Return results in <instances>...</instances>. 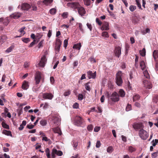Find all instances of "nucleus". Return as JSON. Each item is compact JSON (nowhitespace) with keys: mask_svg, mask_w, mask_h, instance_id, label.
Here are the masks:
<instances>
[{"mask_svg":"<svg viewBox=\"0 0 158 158\" xmlns=\"http://www.w3.org/2000/svg\"><path fill=\"white\" fill-rule=\"evenodd\" d=\"M119 97L123 98L124 97L125 95V92L124 91L123 89H120L118 92V93Z\"/></svg>","mask_w":158,"mask_h":158,"instance_id":"obj_18","label":"nucleus"},{"mask_svg":"<svg viewBox=\"0 0 158 158\" xmlns=\"http://www.w3.org/2000/svg\"><path fill=\"white\" fill-rule=\"evenodd\" d=\"M79 107V104L78 103L75 102L73 105V107L74 108L77 109Z\"/></svg>","mask_w":158,"mask_h":158,"instance_id":"obj_58","label":"nucleus"},{"mask_svg":"<svg viewBox=\"0 0 158 158\" xmlns=\"http://www.w3.org/2000/svg\"><path fill=\"white\" fill-rule=\"evenodd\" d=\"M53 96V95L51 93H44L43 94V98L45 99L51 100Z\"/></svg>","mask_w":158,"mask_h":158,"instance_id":"obj_10","label":"nucleus"},{"mask_svg":"<svg viewBox=\"0 0 158 158\" xmlns=\"http://www.w3.org/2000/svg\"><path fill=\"white\" fill-rule=\"evenodd\" d=\"M53 0H44L43 3L46 6L50 5L52 2Z\"/></svg>","mask_w":158,"mask_h":158,"instance_id":"obj_24","label":"nucleus"},{"mask_svg":"<svg viewBox=\"0 0 158 158\" xmlns=\"http://www.w3.org/2000/svg\"><path fill=\"white\" fill-rule=\"evenodd\" d=\"M73 147L74 148V149L76 150L77 148V147L78 145V142H73Z\"/></svg>","mask_w":158,"mask_h":158,"instance_id":"obj_42","label":"nucleus"},{"mask_svg":"<svg viewBox=\"0 0 158 158\" xmlns=\"http://www.w3.org/2000/svg\"><path fill=\"white\" fill-rule=\"evenodd\" d=\"M158 154V151L156 152L153 153L152 154V158H156L157 156V154Z\"/></svg>","mask_w":158,"mask_h":158,"instance_id":"obj_46","label":"nucleus"},{"mask_svg":"<svg viewBox=\"0 0 158 158\" xmlns=\"http://www.w3.org/2000/svg\"><path fill=\"white\" fill-rule=\"evenodd\" d=\"M139 135L143 140H146L148 137V132L143 129H140L139 130Z\"/></svg>","mask_w":158,"mask_h":158,"instance_id":"obj_5","label":"nucleus"},{"mask_svg":"<svg viewBox=\"0 0 158 158\" xmlns=\"http://www.w3.org/2000/svg\"><path fill=\"white\" fill-rule=\"evenodd\" d=\"M96 22L99 25L101 26L102 24V22L98 18H96Z\"/></svg>","mask_w":158,"mask_h":158,"instance_id":"obj_54","label":"nucleus"},{"mask_svg":"<svg viewBox=\"0 0 158 158\" xmlns=\"http://www.w3.org/2000/svg\"><path fill=\"white\" fill-rule=\"evenodd\" d=\"M1 39L2 41L4 42L7 39V37L5 35H3L1 37Z\"/></svg>","mask_w":158,"mask_h":158,"instance_id":"obj_59","label":"nucleus"},{"mask_svg":"<svg viewBox=\"0 0 158 158\" xmlns=\"http://www.w3.org/2000/svg\"><path fill=\"white\" fill-rule=\"evenodd\" d=\"M109 24L108 23H106L103 24L101 28L102 30H108L109 29Z\"/></svg>","mask_w":158,"mask_h":158,"instance_id":"obj_19","label":"nucleus"},{"mask_svg":"<svg viewBox=\"0 0 158 158\" xmlns=\"http://www.w3.org/2000/svg\"><path fill=\"white\" fill-rule=\"evenodd\" d=\"M84 3L87 6H89L90 5V0H83Z\"/></svg>","mask_w":158,"mask_h":158,"instance_id":"obj_47","label":"nucleus"},{"mask_svg":"<svg viewBox=\"0 0 158 158\" xmlns=\"http://www.w3.org/2000/svg\"><path fill=\"white\" fill-rule=\"evenodd\" d=\"M113 151V149L111 146H109L107 149V151L108 153H111Z\"/></svg>","mask_w":158,"mask_h":158,"instance_id":"obj_40","label":"nucleus"},{"mask_svg":"<svg viewBox=\"0 0 158 158\" xmlns=\"http://www.w3.org/2000/svg\"><path fill=\"white\" fill-rule=\"evenodd\" d=\"M107 98H110L113 102H117L119 100L118 95L116 92H114L110 96L109 93H107Z\"/></svg>","mask_w":158,"mask_h":158,"instance_id":"obj_4","label":"nucleus"},{"mask_svg":"<svg viewBox=\"0 0 158 158\" xmlns=\"http://www.w3.org/2000/svg\"><path fill=\"white\" fill-rule=\"evenodd\" d=\"M152 55L154 59L156 60L157 58H158V50H154L153 52Z\"/></svg>","mask_w":158,"mask_h":158,"instance_id":"obj_22","label":"nucleus"},{"mask_svg":"<svg viewBox=\"0 0 158 158\" xmlns=\"http://www.w3.org/2000/svg\"><path fill=\"white\" fill-rule=\"evenodd\" d=\"M128 150L130 152L132 153L135 151L136 149L131 146H130L128 147Z\"/></svg>","mask_w":158,"mask_h":158,"instance_id":"obj_35","label":"nucleus"},{"mask_svg":"<svg viewBox=\"0 0 158 158\" xmlns=\"http://www.w3.org/2000/svg\"><path fill=\"white\" fill-rule=\"evenodd\" d=\"M140 55L142 56H144L146 54V49L144 48L142 50H140L139 51Z\"/></svg>","mask_w":158,"mask_h":158,"instance_id":"obj_30","label":"nucleus"},{"mask_svg":"<svg viewBox=\"0 0 158 158\" xmlns=\"http://www.w3.org/2000/svg\"><path fill=\"white\" fill-rule=\"evenodd\" d=\"M101 145V143L100 141H98L96 144V147L97 148H99Z\"/></svg>","mask_w":158,"mask_h":158,"instance_id":"obj_51","label":"nucleus"},{"mask_svg":"<svg viewBox=\"0 0 158 158\" xmlns=\"http://www.w3.org/2000/svg\"><path fill=\"white\" fill-rule=\"evenodd\" d=\"M100 127H95L94 128V131L96 132H98L100 129Z\"/></svg>","mask_w":158,"mask_h":158,"instance_id":"obj_55","label":"nucleus"},{"mask_svg":"<svg viewBox=\"0 0 158 158\" xmlns=\"http://www.w3.org/2000/svg\"><path fill=\"white\" fill-rule=\"evenodd\" d=\"M131 105L129 104L127 105L126 107V110L127 111H129L131 109Z\"/></svg>","mask_w":158,"mask_h":158,"instance_id":"obj_53","label":"nucleus"},{"mask_svg":"<svg viewBox=\"0 0 158 158\" xmlns=\"http://www.w3.org/2000/svg\"><path fill=\"white\" fill-rule=\"evenodd\" d=\"M13 48L14 47L13 46H11L7 49L6 51V52L9 53L11 52Z\"/></svg>","mask_w":158,"mask_h":158,"instance_id":"obj_44","label":"nucleus"},{"mask_svg":"<svg viewBox=\"0 0 158 158\" xmlns=\"http://www.w3.org/2000/svg\"><path fill=\"white\" fill-rule=\"evenodd\" d=\"M45 152L46 153L48 158H50V150L48 148H47L46 149Z\"/></svg>","mask_w":158,"mask_h":158,"instance_id":"obj_32","label":"nucleus"},{"mask_svg":"<svg viewBox=\"0 0 158 158\" xmlns=\"http://www.w3.org/2000/svg\"><path fill=\"white\" fill-rule=\"evenodd\" d=\"M78 13L81 16L84 15L85 13V10H78Z\"/></svg>","mask_w":158,"mask_h":158,"instance_id":"obj_45","label":"nucleus"},{"mask_svg":"<svg viewBox=\"0 0 158 158\" xmlns=\"http://www.w3.org/2000/svg\"><path fill=\"white\" fill-rule=\"evenodd\" d=\"M102 35L103 37H109L108 33L106 31L103 32L102 33Z\"/></svg>","mask_w":158,"mask_h":158,"instance_id":"obj_41","label":"nucleus"},{"mask_svg":"<svg viewBox=\"0 0 158 158\" xmlns=\"http://www.w3.org/2000/svg\"><path fill=\"white\" fill-rule=\"evenodd\" d=\"M41 78V73L40 72L38 71H36L35 76V80L36 84L38 85L40 83Z\"/></svg>","mask_w":158,"mask_h":158,"instance_id":"obj_7","label":"nucleus"},{"mask_svg":"<svg viewBox=\"0 0 158 158\" xmlns=\"http://www.w3.org/2000/svg\"><path fill=\"white\" fill-rule=\"evenodd\" d=\"M81 44L80 43H79L78 44H74L73 47V49H78V50H80L81 47Z\"/></svg>","mask_w":158,"mask_h":158,"instance_id":"obj_27","label":"nucleus"},{"mask_svg":"<svg viewBox=\"0 0 158 158\" xmlns=\"http://www.w3.org/2000/svg\"><path fill=\"white\" fill-rule=\"evenodd\" d=\"M28 82L25 81H24L22 86V89L24 90H26L28 88Z\"/></svg>","mask_w":158,"mask_h":158,"instance_id":"obj_16","label":"nucleus"},{"mask_svg":"<svg viewBox=\"0 0 158 158\" xmlns=\"http://www.w3.org/2000/svg\"><path fill=\"white\" fill-rule=\"evenodd\" d=\"M132 22L134 24L137 23L139 20V18L138 16H134L132 17Z\"/></svg>","mask_w":158,"mask_h":158,"instance_id":"obj_17","label":"nucleus"},{"mask_svg":"<svg viewBox=\"0 0 158 158\" xmlns=\"http://www.w3.org/2000/svg\"><path fill=\"white\" fill-rule=\"evenodd\" d=\"M133 127L135 130L140 129H140H143L144 126L141 123H137L133 125Z\"/></svg>","mask_w":158,"mask_h":158,"instance_id":"obj_14","label":"nucleus"},{"mask_svg":"<svg viewBox=\"0 0 158 158\" xmlns=\"http://www.w3.org/2000/svg\"><path fill=\"white\" fill-rule=\"evenodd\" d=\"M78 64V61L77 60L74 61L73 64V66L74 67H75L77 66Z\"/></svg>","mask_w":158,"mask_h":158,"instance_id":"obj_63","label":"nucleus"},{"mask_svg":"<svg viewBox=\"0 0 158 158\" xmlns=\"http://www.w3.org/2000/svg\"><path fill=\"white\" fill-rule=\"evenodd\" d=\"M25 28V27H22L19 30V31L21 33V35L23 36L25 34V32L24 31V30Z\"/></svg>","mask_w":158,"mask_h":158,"instance_id":"obj_28","label":"nucleus"},{"mask_svg":"<svg viewBox=\"0 0 158 158\" xmlns=\"http://www.w3.org/2000/svg\"><path fill=\"white\" fill-rule=\"evenodd\" d=\"M140 98V96L139 95H135L133 96V101H135L139 100Z\"/></svg>","mask_w":158,"mask_h":158,"instance_id":"obj_38","label":"nucleus"},{"mask_svg":"<svg viewBox=\"0 0 158 158\" xmlns=\"http://www.w3.org/2000/svg\"><path fill=\"white\" fill-rule=\"evenodd\" d=\"M40 124L42 126H44L47 124V120L45 119H42L40 121Z\"/></svg>","mask_w":158,"mask_h":158,"instance_id":"obj_31","label":"nucleus"},{"mask_svg":"<svg viewBox=\"0 0 158 158\" xmlns=\"http://www.w3.org/2000/svg\"><path fill=\"white\" fill-rule=\"evenodd\" d=\"M74 124L77 126L83 127L84 126V120L81 117L77 116L75 118Z\"/></svg>","mask_w":158,"mask_h":158,"instance_id":"obj_1","label":"nucleus"},{"mask_svg":"<svg viewBox=\"0 0 158 158\" xmlns=\"http://www.w3.org/2000/svg\"><path fill=\"white\" fill-rule=\"evenodd\" d=\"M114 55L118 58L119 57L121 53V48L120 46H115L114 51Z\"/></svg>","mask_w":158,"mask_h":158,"instance_id":"obj_8","label":"nucleus"},{"mask_svg":"<svg viewBox=\"0 0 158 158\" xmlns=\"http://www.w3.org/2000/svg\"><path fill=\"white\" fill-rule=\"evenodd\" d=\"M83 96L82 94H79L78 97V99L79 100L81 101L83 99Z\"/></svg>","mask_w":158,"mask_h":158,"instance_id":"obj_49","label":"nucleus"},{"mask_svg":"<svg viewBox=\"0 0 158 158\" xmlns=\"http://www.w3.org/2000/svg\"><path fill=\"white\" fill-rule=\"evenodd\" d=\"M155 142H154L153 140L152 142V146H155L157 143H158V139H155Z\"/></svg>","mask_w":158,"mask_h":158,"instance_id":"obj_57","label":"nucleus"},{"mask_svg":"<svg viewBox=\"0 0 158 158\" xmlns=\"http://www.w3.org/2000/svg\"><path fill=\"white\" fill-rule=\"evenodd\" d=\"M52 130L55 133H58L60 135L62 134L60 129L58 127L54 128L52 129Z\"/></svg>","mask_w":158,"mask_h":158,"instance_id":"obj_20","label":"nucleus"},{"mask_svg":"<svg viewBox=\"0 0 158 158\" xmlns=\"http://www.w3.org/2000/svg\"><path fill=\"white\" fill-rule=\"evenodd\" d=\"M69 13L67 12H64L62 13L61 15L63 18H66L68 17Z\"/></svg>","mask_w":158,"mask_h":158,"instance_id":"obj_43","label":"nucleus"},{"mask_svg":"<svg viewBox=\"0 0 158 158\" xmlns=\"http://www.w3.org/2000/svg\"><path fill=\"white\" fill-rule=\"evenodd\" d=\"M46 61L47 59L46 56H44L41 59L39 63V66L40 67H44L45 66Z\"/></svg>","mask_w":158,"mask_h":158,"instance_id":"obj_13","label":"nucleus"},{"mask_svg":"<svg viewBox=\"0 0 158 158\" xmlns=\"http://www.w3.org/2000/svg\"><path fill=\"white\" fill-rule=\"evenodd\" d=\"M11 18L15 19H18L20 16V15L19 13H15L12 14L10 16Z\"/></svg>","mask_w":158,"mask_h":158,"instance_id":"obj_23","label":"nucleus"},{"mask_svg":"<svg viewBox=\"0 0 158 158\" xmlns=\"http://www.w3.org/2000/svg\"><path fill=\"white\" fill-rule=\"evenodd\" d=\"M87 130L89 131H92L93 128V126L92 125L90 124L87 127Z\"/></svg>","mask_w":158,"mask_h":158,"instance_id":"obj_39","label":"nucleus"},{"mask_svg":"<svg viewBox=\"0 0 158 158\" xmlns=\"http://www.w3.org/2000/svg\"><path fill=\"white\" fill-rule=\"evenodd\" d=\"M18 114L19 115H20L22 113V108L19 109H18Z\"/></svg>","mask_w":158,"mask_h":158,"instance_id":"obj_62","label":"nucleus"},{"mask_svg":"<svg viewBox=\"0 0 158 158\" xmlns=\"http://www.w3.org/2000/svg\"><path fill=\"white\" fill-rule=\"evenodd\" d=\"M89 60L91 62H93L94 63H95L96 62L95 59L93 57H91L89 59Z\"/></svg>","mask_w":158,"mask_h":158,"instance_id":"obj_64","label":"nucleus"},{"mask_svg":"<svg viewBox=\"0 0 158 158\" xmlns=\"http://www.w3.org/2000/svg\"><path fill=\"white\" fill-rule=\"evenodd\" d=\"M50 118L53 123L56 125H57L59 123L60 119L59 118L55 116H51Z\"/></svg>","mask_w":158,"mask_h":158,"instance_id":"obj_11","label":"nucleus"},{"mask_svg":"<svg viewBox=\"0 0 158 158\" xmlns=\"http://www.w3.org/2000/svg\"><path fill=\"white\" fill-rule=\"evenodd\" d=\"M71 94V92L69 90H68L67 91L64 92V95L65 96H68L69 95Z\"/></svg>","mask_w":158,"mask_h":158,"instance_id":"obj_52","label":"nucleus"},{"mask_svg":"<svg viewBox=\"0 0 158 158\" xmlns=\"http://www.w3.org/2000/svg\"><path fill=\"white\" fill-rule=\"evenodd\" d=\"M2 133L8 136H12V135L11 132L9 131H7L4 130L2 131Z\"/></svg>","mask_w":158,"mask_h":158,"instance_id":"obj_26","label":"nucleus"},{"mask_svg":"<svg viewBox=\"0 0 158 158\" xmlns=\"http://www.w3.org/2000/svg\"><path fill=\"white\" fill-rule=\"evenodd\" d=\"M68 43V40L67 39H65L64 40V47L65 48H66L67 46Z\"/></svg>","mask_w":158,"mask_h":158,"instance_id":"obj_50","label":"nucleus"},{"mask_svg":"<svg viewBox=\"0 0 158 158\" xmlns=\"http://www.w3.org/2000/svg\"><path fill=\"white\" fill-rule=\"evenodd\" d=\"M21 39L22 41L25 43H27L30 41V39L29 38H23Z\"/></svg>","mask_w":158,"mask_h":158,"instance_id":"obj_36","label":"nucleus"},{"mask_svg":"<svg viewBox=\"0 0 158 158\" xmlns=\"http://www.w3.org/2000/svg\"><path fill=\"white\" fill-rule=\"evenodd\" d=\"M62 44V41L59 38H57L56 39V42L55 43V50L56 53H58L60 51L61 45Z\"/></svg>","mask_w":158,"mask_h":158,"instance_id":"obj_6","label":"nucleus"},{"mask_svg":"<svg viewBox=\"0 0 158 158\" xmlns=\"http://www.w3.org/2000/svg\"><path fill=\"white\" fill-rule=\"evenodd\" d=\"M35 125H32V124H31V125H29V124H28V125H27V127L30 129H32L33 128H34V127Z\"/></svg>","mask_w":158,"mask_h":158,"instance_id":"obj_56","label":"nucleus"},{"mask_svg":"<svg viewBox=\"0 0 158 158\" xmlns=\"http://www.w3.org/2000/svg\"><path fill=\"white\" fill-rule=\"evenodd\" d=\"M42 140H44L45 141H50V140L48 138L46 137H43Z\"/></svg>","mask_w":158,"mask_h":158,"instance_id":"obj_61","label":"nucleus"},{"mask_svg":"<svg viewBox=\"0 0 158 158\" xmlns=\"http://www.w3.org/2000/svg\"><path fill=\"white\" fill-rule=\"evenodd\" d=\"M9 22L10 21L8 19V18L7 17L5 19H4L3 23L5 25L7 26L8 25Z\"/></svg>","mask_w":158,"mask_h":158,"instance_id":"obj_37","label":"nucleus"},{"mask_svg":"<svg viewBox=\"0 0 158 158\" xmlns=\"http://www.w3.org/2000/svg\"><path fill=\"white\" fill-rule=\"evenodd\" d=\"M67 6L72 9L77 10H84V8L79 5L77 2H69L67 3Z\"/></svg>","mask_w":158,"mask_h":158,"instance_id":"obj_2","label":"nucleus"},{"mask_svg":"<svg viewBox=\"0 0 158 158\" xmlns=\"http://www.w3.org/2000/svg\"><path fill=\"white\" fill-rule=\"evenodd\" d=\"M39 41V40H34L33 42H32L28 46L29 48L32 47L35 43L36 42L37 43Z\"/></svg>","mask_w":158,"mask_h":158,"instance_id":"obj_34","label":"nucleus"},{"mask_svg":"<svg viewBox=\"0 0 158 158\" xmlns=\"http://www.w3.org/2000/svg\"><path fill=\"white\" fill-rule=\"evenodd\" d=\"M123 74V73L122 72L120 71H118L116 74L115 78L116 83L118 86H121L123 83L122 78Z\"/></svg>","mask_w":158,"mask_h":158,"instance_id":"obj_3","label":"nucleus"},{"mask_svg":"<svg viewBox=\"0 0 158 158\" xmlns=\"http://www.w3.org/2000/svg\"><path fill=\"white\" fill-rule=\"evenodd\" d=\"M89 82H88L85 84V89L88 91H90L91 90L90 87L89 85Z\"/></svg>","mask_w":158,"mask_h":158,"instance_id":"obj_33","label":"nucleus"},{"mask_svg":"<svg viewBox=\"0 0 158 158\" xmlns=\"http://www.w3.org/2000/svg\"><path fill=\"white\" fill-rule=\"evenodd\" d=\"M19 9L22 10H28L31 8L30 5L27 3L22 4L21 5H19L18 6Z\"/></svg>","mask_w":158,"mask_h":158,"instance_id":"obj_9","label":"nucleus"},{"mask_svg":"<svg viewBox=\"0 0 158 158\" xmlns=\"http://www.w3.org/2000/svg\"><path fill=\"white\" fill-rule=\"evenodd\" d=\"M2 125L3 127L6 129L7 130H9L10 129L8 125L7 124L5 123L3 121L2 123Z\"/></svg>","mask_w":158,"mask_h":158,"instance_id":"obj_29","label":"nucleus"},{"mask_svg":"<svg viewBox=\"0 0 158 158\" xmlns=\"http://www.w3.org/2000/svg\"><path fill=\"white\" fill-rule=\"evenodd\" d=\"M143 84L144 87L146 88L150 89L152 87V85L151 83L147 80H144L143 81Z\"/></svg>","mask_w":158,"mask_h":158,"instance_id":"obj_12","label":"nucleus"},{"mask_svg":"<svg viewBox=\"0 0 158 158\" xmlns=\"http://www.w3.org/2000/svg\"><path fill=\"white\" fill-rule=\"evenodd\" d=\"M86 25L88 28L89 29L90 31H91L92 30V26L91 24L89 23H87Z\"/></svg>","mask_w":158,"mask_h":158,"instance_id":"obj_60","label":"nucleus"},{"mask_svg":"<svg viewBox=\"0 0 158 158\" xmlns=\"http://www.w3.org/2000/svg\"><path fill=\"white\" fill-rule=\"evenodd\" d=\"M88 77L89 79L91 78L94 79L95 78L96 76V72L93 73L91 71H89L87 72Z\"/></svg>","mask_w":158,"mask_h":158,"instance_id":"obj_15","label":"nucleus"},{"mask_svg":"<svg viewBox=\"0 0 158 158\" xmlns=\"http://www.w3.org/2000/svg\"><path fill=\"white\" fill-rule=\"evenodd\" d=\"M140 65L142 70L145 69L146 67V64L143 60H142L140 62Z\"/></svg>","mask_w":158,"mask_h":158,"instance_id":"obj_21","label":"nucleus"},{"mask_svg":"<svg viewBox=\"0 0 158 158\" xmlns=\"http://www.w3.org/2000/svg\"><path fill=\"white\" fill-rule=\"evenodd\" d=\"M143 73L144 76L147 78H149V74H148V73L147 71H145L143 72Z\"/></svg>","mask_w":158,"mask_h":158,"instance_id":"obj_48","label":"nucleus"},{"mask_svg":"<svg viewBox=\"0 0 158 158\" xmlns=\"http://www.w3.org/2000/svg\"><path fill=\"white\" fill-rule=\"evenodd\" d=\"M53 151L58 156H60L63 154L62 152L61 151H58L55 148H53Z\"/></svg>","mask_w":158,"mask_h":158,"instance_id":"obj_25","label":"nucleus"}]
</instances>
